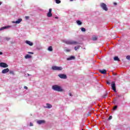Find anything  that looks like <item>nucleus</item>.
Returning <instances> with one entry per match:
<instances>
[{"mask_svg":"<svg viewBox=\"0 0 130 130\" xmlns=\"http://www.w3.org/2000/svg\"><path fill=\"white\" fill-rule=\"evenodd\" d=\"M52 89L54 90V91H57V92H62L63 89L61 88V87L57 85H54L52 86Z\"/></svg>","mask_w":130,"mask_h":130,"instance_id":"obj_1","label":"nucleus"},{"mask_svg":"<svg viewBox=\"0 0 130 130\" xmlns=\"http://www.w3.org/2000/svg\"><path fill=\"white\" fill-rule=\"evenodd\" d=\"M66 44L68 45H77V44H78L79 43L76 41H67L66 42Z\"/></svg>","mask_w":130,"mask_h":130,"instance_id":"obj_2","label":"nucleus"},{"mask_svg":"<svg viewBox=\"0 0 130 130\" xmlns=\"http://www.w3.org/2000/svg\"><path fill=\"white\" fill-rule=\"evenodd\" d=\"M100 6L101 8H102L103 10H104V11H108V8H107V6L105 3H101Z\"/></svg>","mask_w":130,"mask_h":130,"instance_id":"obj_3","label":"nucleus"},{"mask_svg":"<svg viewBox=\"0 0 130 130\" xmlns=\"http://www.w3.org/2000/svg\"><path fill=\"white\" fill-rule=\"evenodd\" d=\"M52 70H53V71H62V67H57V66H53L52 67Z\"/></svg>","mask_w":130,"mask_h":130,"instance_id":"obj_4","label":"nucleus"},{"mask_svg":"<svg viewBox=\"0 0 130 130\" xmlns=\"http://www.w3.org/2000/svg\"><path fill=\"white\" fill-rule=\"evenodd\" d=\"M111 87L114 92H116V87H115V82L112 81L111 83Z\"/></svg>","mask_w":130,"mask_h":130,"instance_id":"obj_5","label":"nucleus"},{"mask_svg":"<svg viewBox=\"0 0 130 130\" xmlns=\"http://www.w3.org/2000/svg\"><path fill=\"white\" fill-rule=\"evenodd\" d=\"M51 12H52V9L51 8H50L49 9V12L47 14V17H48L49 18L52 17V13H51Z\"/></svg>","mask_w":130,"mask_h":130,"instance_id":"obj_6","label":"nucleus"},{"mask_svg":"<svg viewBox=\"0 0 130 130\" xmlns=\"http://www.w3.org/2000/svg\"><path fill=\"white\" fill-rule=\"evenodd\" d=\"M0 67L1 68H8L9 66H8V64L5 62H1L0 63Z\"/></svg>","mask_w":130,"mask_h":130,"instance_id":"obj_7","label":"nucleus"},{"mask_svg":"<svg viewBox=\"0 0 130 130\" xmlns=\"http://www.w3.org/2000/svg\"><path fill=\"white\" fill-rule=\"evenodd\" d=\"M58 76L59 77L60 79H67L68 78L66 74H58Z\"/></svg>","mask_w":130,"mask_h":130,"instance_id":"obj_8","label":"nucleus"},{"mask_svg":"<svg viewBox=\"0 0 130 130\" xmlns=\"http://www.w3.org/2000/svg\"><path fill=\"white\" fill-rule=\"evenodd\" d=\"M22 21V18H19L16 21H12V23H14L15 24H20V22H21Z\"/></svg>","mask_w":130,"mask_h":130,"instance_id":"obj_9","label":"nucleus"},{"mask_svg":"<svg viewBox=\"0 0 130 130\" xmlns=\"http://www.w3.org/2000/svg\"><path fill=\"white\" fill-rule=\"evenodd\" d=\"M100 73H101V74H103V75H105L106 74V73H107V71H106V70L105 69H103L102 70H99Z\"/></svg>","mask_w":130,"mask_h":130,"instance_id":"obj_10","label":"nucleus"},{"mask_svg":"<svg viewBox=\"0 0 130 130\" xmlns=\"http://www.w3.org/2000/svg\"><path fill=\"white\" fill-rule=\"evenodd\" d=\"M9 71H10V70L8 68L4 69L2 71V74H7V73H9Z\"/></svg>","mask_w":130,"mask_h":130,"instance_id":"obj_11","label":"nucleus"},{"mask_svg":"<svg viewBox=\"0 0 130 130\" xmlns=\"http://www.w3.org/2000/svg\"><path fill=\"white\" fill-rule=\"evenodd\" d=\"M37 123H38V124H42V123H45V120H38L37 121Z\"/></svg>","mask_w":130,"mask_h":130,"instance_id":"obj_12","label":"nucleus"},{"mask_svg":"<svg viewBox=\"0 0 130 130\" xmlns=\"http://www.w3.org/2000/svg\"><path fill=\"white\" fill-rule=\"evenodd\" d=\"M25 43L26 44H28V45H29L30 46H32L33 45V43L30 42V41H25Z\"/></svg>","mask_w":130,"mask_h":130,"instance_id":"obj_13","label":"nucleus"},{"mask_svg":"<svg viewBox=\"0 0 130 130\" xmlns=\"http://www.w3.org/2000/svg\"><path fill=\"white\" fill-rule=\"evenodd\" d=\"M75 57L74 56H71L69 58H67V60H72V59H75Z\"/></svg>","mask_w":130,"mask_h":130,"instance_id":"obj_14","label":"nucleus"},{"mask_svg":"<svg viewBox=\"0 0 130 130\" xmlns=\"http://www.w3.org/2000/svg\"><path fill=\"white\" fill-rule=\"evenodd\" d=\"M10 26H4L0 28V31H2V30H5V29H8V28H10Z\"/></svg>","mask_w":130,"mask_h":130,"instance_id":"obj_15","label":"nucleus"},{"mask_svg":"<svg viewBox=\"0 0 130 130\" xmlns=\"http://www.w3.org/2000/svg\"><path fill=\"white\" fill-rule=\"evenodd\" d=\"M114 60H115L117 61H120V59H119V58L117 56H115L114 57Z\"/></svg>","mask_w":130,"mask_h":130,"instance_id":"obj_16","label":"nucleus"},{"mask_svg":"<svg viewBox=\"0 0 130 130\" xmlns=\"http://www.w3.org/2000/svg\"><path fill=\"white\" fill-rule=\"evenodd\" d=\"M47 107H46V108H51V107H52V106L49 104H46Z\"/></svg>","mask_w":130,"mask_h":130,"instance_id":"obj_17","label":"nucleus"},{"mask_svg":"<svg viewBox=\"0 0 130 130\" xmlns=\"http://www.w3.org/2000/svg\"><path fill=\"white\" fill-rule=\"evenodd\" d=\"M76 23L77 25H82V24H83L80 20H77Z\"/></svg>","mask_w":130,"mask_h":130,"instance_id":"obj_18","label":"nucleus"},{"mask_svg":"<svg viewBox=\"0 0 130 130\" xmlns=\"http://www.w3.org/2000/svg\"><path fill=\"white\" fill-rule=\"evenodd\" d=\"M31 57H32V56H31V55H29V54H27L25 56V58H31Z\"/></svg>","mask_w":130,"mask_h":130,"instance_id":"obj_19","label":"nucleus"},{"mask_svg":"<svg viewBox=\"0 0 130 130\" xmlns=\"http://www.w3.org/2000/svg\"><path fill=\"white\" fill-rule=\"evenodd\" d=\"M48 50H49V51H52L53 50L52 47L49 46L48 48Z\"/></svg>","mask_w":130,"mask_h":130,"instance_id":"obj_20","label":"nucleus"},{"mask_svg":"<svg viewBox=\"0 0 130 130\" xmlns=\"http://www.w3.org/2000/svg\"><path fill=\"white\" fill-rule=\"evenodd\" d=\"M81 30L82 32H86V28L84 27H81Z\"/></svg>","mask_w":130,"mask_h":130,"instance_id":"obj_21","label":"nucleus"},{"mask_svg":"<svg viewBox=\"0 0 130 130\" xmlns=\"http://www.w3.org/2000/svg\"><path fill=\"white\" fill-rule=\"evenodd\" d=\"M80 49V46H77L76 47H75L74 49L75 50H77V49Z\"/></svg>","mask_w":130,"mask_h":130,"instance_id":"obj_22","label":"nucleus"},{"mask_svg":"<svg viewBox=\"0 0 130 130\" xmlns=\"http://www.w3.org/2000/svg\"><path fill=\"white\" fill-rule=\"evenodd\" d=\"M56 4H60L61 2L60 0H55Z\"/></svg>","mask_w":130,"mask_h":130,"instance_id":"obj_23","label":"nucleus"},{"mask_svg":"<svg viewBox=\"0 0 130 130\" xmlns=\"http://www.w3.org/2000/svg\"><path fill=\"white\" fill-rule=\"evenodd\" d=\"M92 40H93V41H96V40H97V37H93L92 38Z\"/></svg>","mask_w":130,"mask_h":130,"instance_id":"obj_24","label":"nucleus"},{"mask_svg":"<svg viewBox=\"0 0 130 130\" xmlns=\"http://www.w3.org/2000/svg\"><path fill=\"white\" fill-rule=\"evenodd\" d=\"M64 51H66V52H70V51H71V50L69 49H65Z\"/></svg>","mask_w":130,"mask_h":130,"instance_id":"obj_25","label":"nucleus"},{"mask_svg":"<svg viewBox=\"0 0 130 130\" xmlns=\"http://www.w3.org/2000/svg\"><path fill=\"white\" fill-rule=\"evenodd\" d=\"M107 96H108V94L107 93H106L104 94V95L103 97V98H106V97H107Z\"/></svg>","mask_w":130,"mask_h":130,"instance_id":"obj_26","label":"nucleus"},{"mask_svg":"<svg viewBox=\"0 0 130 130\" xmlns=\"http://www.w3.org/2000/svg\"><path fill=\"white\" fill-rule=\"evenodd\" d=\"M116 109H117V106H115L114 108H113V110H116Z\"/></svg>","mask_w":130,"mask_h":130,"instance_id":"obj_27","label":"nucleus"},{"mask_svg":"<svg viewBox=\"0 0 130 130\" xmlns=\"http://www.w3.org/2000/svg\"><path fill=\"white\" fill-rule=\"evenodd\" d=\"M126 59L129 60V59H130V56H129V55L127 56L126 57Z\"/></svg>","mask_w":130,"mask_h":130,"instance_id":"obj_28","label":"nucleus"},{"mask_svg":"<svg viewBox=\"0 0 130 130\" xmlns=\"http://www.w3.org/2000/svg\"><path fill=\"white\" fill-rule=\"evenodd\" d=\"M5 39H6V40H7V41H9V40H10V38H8V37H7V38H5Z\"/></svg>","mask_w":130,"mask_h":130,"instance_id":"obj_29","label":"nucleus"},{"mask_svg":"<svg viewBox=\"0 0 130 130\" xmlns=\"http://www.w3.org/2000/svg\"><path fill=\"white\" fill-rule=\"evenodd\" d=\"M10 74H11V75H14V72L13 71H10Z\"/></svg>","mask_w":130,"mask_h":130,"instance_id":"obj_30","label":"nucleus"},{"mask_svg":"<svg viewBox=\"0 0 130 130\" xmlns=\"http://www.w3.org/2000/svg\"><path fill=\"white\" fill-rule=\"evenodd\" d=\"M109 120H110V119H112V116H110L109 117Z\"/></svg>","mask_w":130,"mask_h":130,"instance_id":"obj_31","label":"nucleus"},{"mask_svg":"<svg viewBox=\"0 0 130 130\" xmlns=\"http://www.w3.org/2000/svg\"><path fill=\"white\" fill-rule=\"evenodd\" d=\"M28 53H29V54H34V53L32 52H28Z\"/></svg>","mask_w":130,"mask_h":130,"instance_id":"obj_32","label":"nucleus"},{"mask_svg":"<svg viewBox=\"0 0 130 130\" xmlns=\"http://www.w3.org/2000/svg\"><path fill=\"white\" fill-rule=\"evenodd\" d=\"M29 125L30 126H33V123H32V122H30Z\"/></svg>","mask_w":130,"mask_h":130,"instance_id":"obj_33","label":"nucleus"},{"mask_svg":"<svg viewBox=\"0 0 130 130\" xmlns=\"http://www.w3.org/2000/svg\"><path fill=\"white\" fill-rule=\"evenodd\" d=\"M29 16H25V19H26V20H28V19H29Z\"/></svg>","mask_w":130,"mask_h":130,"instance_id":"obj_34","label":"nucleus"},{"mask_svg":"<svg viewBox=\"0 0 130 130\" xmlns=\"http://www.w3.org/2000/svg\"><path fill=\"white\" fill-rule=\"evenodd\" d=\"M24 88L26 90H28V87L27 86H24Z\"/></svg>","mask_w":130,"mask_h":130,"instance_id":"obj_35","label":"nucleus"},{"mask_svg":"<svg viewBox=\"0 0 130 130\" xmlns=\"http://www.w3.org/2000/svg\"><path fill=\"white\" fill-rule=\"evenodd\" d=\"M91 115V113H90V112H89L88 114H87V116H90Z\"/></svg>","mask_w":130,"mask_h":130,"instance_id":"obj_36","label":"nucleus"},{"mask_svg":"<svg viewBox=\"0 0 130 130\" xmlns=\"http://www.w3.org/2000/svg\"><path fill=\"white\" fill-rule=\"evenodd\" d=\"M107 84H108V85H110V82H109L108 81V82H107Z\"/></svg>","mask_w":130,"mask_h":130,"instance_id":"obj_37","label":"nucleus"},{"mask_svg":"<svg viewBox=\"0 0 130 130\" xmlns=\"http://www.w3.org/2000/svg\"><path fill=\"white\" fill-rule=\"evenodd\" d=\"M69 96H72V93H69Z\"/></svg>","mask_w":130,"mask_h":130,"instance_id":"obj_38","label":"nucleus"},{"mask_svg":"<svg viewBox=\"0 0 130 130\" xmlns=\"http://www.w3.org/2000/svg\"><path fill=\"white\" fill-rule=\"evenodd\" d=\"M3 54V52H0V55H2Z\"/></svg>","mask_w":130,"mask_h":130,"instance_id":"obj_39","label":"nucleus"},{"mask_svg":"<svg viewBox=\"0 0 130 130\" xmlns=\"http://www.w3.org/2000/svg\"><path fill=\"white\" fill-rule=\"evenodd\" d=\"M114 4L115 5H117V3H114Z\"/></svg>","mask_w":130,"mask_h":130,"instance_id":"obj_40","label":"nucleus"},{"mask_svg":"<svg viewBox=\"0 0 130 130\" xmlns=\"http://www.w3.org/2000/svg\"><path fill=\"white\" fill-rule=\"evenodd\" d=\"M55 19H58V17H55Z\"/></svg>","mask_w":130,"mask_h":130,"instance_id":"obj_41","label":"nucleus"},{"mask_svg":"<svg viewBox=\"0 0 130 130\" xmlns=\"http://www.w3.org/2000/svg\"><path fill=\"white\" fill-rule=\"evenodd\" d=\"M27 76H31V75L27 74Z\"/></svg>","mask_w":130,"mask_h":130,"instance_id":"obj_42","label":"nucleus"},{"mask_svg":"<svg viewBox=\"0 0 130 130\" xmlns=\"http://www.w3.org/2000/svg\"><path fill=\"white\" fill-rule=\"evenodd\" d=\"M2 5V2H0V6Z\"/></svg>","mask_w":130,"mask_h":130,"instance_id":"obj_43","label":"nucleus"},{"mask_svg":"<svg viewBox=\"0 0 130 130\" xmlns=\"http://www.w3.org/2000/svg\"><path fill=\"white\" fill-rule=\"evenodd\" d=\"M73 1H74V0H70L71 2H73Z\"/></svg>","mask_w":130,"mask_h":130,"instance_id":"obj_44","label":"nucleus"},{"mask_svg":"<svg viewBox=\"0 0 130 130\" xmlns=\"http://www.w3.org/2000/svg\"><path fill=\"white\" fill-rule=\"evenodd\" d=\"M114 76H116V74H114Z\"/></svg>","mask_w":130,"mask_h":130,"instance_id":"obj_45","label":"nucleus"}]
</instances>
